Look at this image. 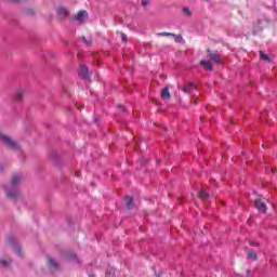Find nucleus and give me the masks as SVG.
I'll list each match as a JSON object with an SVG mask.
<instances>
[{
  "label": "nucleus",
  "instance_id": "7",
  "mask_svg": "<svg viewBox=\"0 0 277 277\" xmlns=\"http://www.w3.org/2000/svg\"><path fill=\"white\" fill-rule=\"evenodd\" d=\"M179 90H182V92H184V94H189V92H192V90H196V84H194V82H189L188 84H186L184 87H179Z\"/></svg>",
  "mask_w": 277,
  "mask_h": 277
},
{
  "label": "nucleus",
  "instance_id": "22",
  "mask_svg": "<svg viewBox=\"0 0 277 277\" xmlns=\"http://www.w3.org/2000/svg\"><path fill=\"white\" fill-rule=\"evenodd\" d=\"M149 3H150L149 0H141V5H142L143 8L148 6Z\"/></svg>",
  "mask_w": 277,
  "mask_h": 277
},
{
  "label": "nucleus",
  "instance_id": "30",
  "mask_svg": "<svg viewBox=\"0 0 277 277\" xmlns=\"http://www.w3.org/2000/svg\"><path fill=\"white\" fill-rule=\"evenodd\" d=\"M251 246H259V243H256V242H251Z\"/></svg>",
  "mask_w": 277,
  "mask_h": 277
},
{
  "label": "nucleus",
  "instance_id": "9",
  "mask_svg": "<svg viewBox=\"0 0 277 277\" xmlns=\"http://www.w3.org/2000/svg\"><path fill=\"white\" fill-rule=\"evenodd\" d=\"M0 265L3 267H10L12 265V259L10 258H0Z\"/></svg>",
  "mask_w": 277,
  "mask_h": 277
},
{
  "label": "nucleus",
  "instance_id": "27",
  "mask_svg": "<svg viewBox=\"0 0 277 277\" xmlns=\"http://www.w3.org/2000/svg\"><path fill=\"white\" fill-rule=\"evenodd\" d=\"M111 272L114 273V268H110V271H107L106 274H111Z\"/></svg>",
  "mask_w": 277,
  "mask_h": 277
},
{
  "label": "nucleus",
  "instance_id": "6",
  "mask_svg": "<svg viewBox=\"0 0 277 277\" xmlns=\"http://www.w3.org/2000/svg\"><path fill=\"white\" fill-rule=\"evenodd\" d=\"M209 57L212 60V62H215L216 64H222V58L220 57V54L217 52H213L211 50H208Z\"/></svg>",
  "mask_w": 277,
  "mask_h": 277
},
{
  "label": "nucleus",
  "instance_id": "29",
  "mask_svg": "<svg viewBox=\"0 0 277 277\" xmlns=\"http://www.w3.org/2000/svg\"><path fill=\"white\" fill-rule=\"evenodd\" d=\"M0 172H3V166L0 164Z\"/></svg>",
  "mask_w": 277,
  "mask_h": 277
},
{
  "label": "nucleus",
  "instance_id": "26",
  "mask_svg": "<svg viewBox=\"0 0 277 277\" xmlns=\"http://www.w3.org/2000/svg\"><path fill=\"white\" fill-rule=\"evenodd\" d=\"M82 40H83L84 44H88V45L91 44V41H88V40L85 39V37H83Z\"/></svg>",
  "mask_w": 277,
  "mask_h": 277
},
{
  "label": "nucleus",
  "instance_id": "1",
  "mask_svg": "<svg viewBox=\"0 0 277 277\" xmlns=\"http://www.w3.org/2000/svg\"><path fill=\"white\" fill-rule=\"evenodd\" d=\"M25 181V175L21 172H15L11 176V182L4 187L5 195L11 200H18L23 194L21 193L19 185Z\"/></svg>",
  "mask_w": 277,
  "mask_h": 277
},
{
  "label": "nucleus",
  "instance_id": "31",
  "mask_svg": "<svg viewBox=\"0 0 277 277\" xmlns=\"http://www.w3.org/2000/svg\"><path fill=\"white\" fill-rule=\"evenodd\" d=\"M272 172H276V170H275V169H272Z\"/></svg>",
  "mask_w": 277,
  "mask_h": 277
},
{
  "label": "nucleus",
  "instance_id": "24",
  "mask_svg": "<svg viewBox=\"0 0 277 277\" xmlns=\"http://www.w3.org/2000/svg\"><path fill=\"white\" fill-rule=\"evenodd\" d=\"M121 40H122V42H127V40H128L127 35L121 34Z\"/></svg>",
  "mask_w": 277,
  "mask_h": 277
},
{
  "label": "nucleus",
  "instance_id": "25",
  "mask_svg": "<svg viewBox=\"0 0 277 277\" xmlns=\"http://www.w3.org/2000/svg\"><path fill=\"white\" fill-rule=\"evenodd\" d=\"M160 36H167L168 37V36H173V34L172 32H161Z\"/></svg>",
  "mask_w": 277,
  "mask_h": 277
},
{
  "label": "nucleus",
  "instance_id": "19",
  "mask_svg": "<svg viewBox=\"0 0 277 277\" xmlns=\"http://www.w3.org/2000/svg\"><path fill=\"white\" fill-rule=\"evenodd\" d=\"M260 57H261V60H264L266 62H272L269 56L267 54L263 53V51L260 52Z\"/></svg>",
  "mask_w": 277,
  "mask_h": 277
},
{
  "label": "nucleus",
  "instance_id": "10",
  "mask_svg": "<svg viewBox=\"0 0 277 277\" xmlns=\"http://www.w3.org/2000/svg\"><path fill=\"white\" fill-rule=\"evenodd\" d=\"M57 14H58L60 18H66V16H68V9L60 8L57 10Z\"/></svg>",
  "mask_w": 277,
  "mask_h": 277
},
{
  "label": "nucleus",
  "instance_id": "8",
  "mask_svg": "<svg viewBox=\"0 0 277 277\" xmlns=\"http://www.w3.org/2000/svg\"><path fill=\"white\" fill-rule=\"evenodd\" d=\"M79 77L82 79H90V71H88L85 65H80Z\"/></svg>",
  "mask_w": 277,
  "mask_h": 277
},
{
  "label": "nucleus",
  "instance_id": "14",
  "mask_svg": "<svg viewBox=\"0 0 277 277\" xmlns=\"http://www.w3.org/2000/svg\"><path fill=\"white\" fill-rule=\"evenodd\" d=\"M201 66L203 68H207L208 70H213V65L209 61H201L200 62Z\"/></svg>",
  "mask_w": 277,
  "mask_h": 277
},
{
  "label": "nucleus",
  "instance_id": "16",
  "mask_svg": "<svg viewBox=\"0 0 277 277\" xmlns=\"http://www.w3.org/2000/svg\"><path fill=\"white\" fill-rule=\"evenodd\" d=\"M48 263L50 265V267H54V268H58L60 264H57V262H55V260H53V258L48 256Z\"/></svg>",
  "mask_w": 277,
  "mask_h": 277
},
{
  "label": "nucleus",
  "instance_id": "4",
  "mask_svg": "<svg viewBox=\"0 0 277 277\" xmlns=\"http://www.w3.org/2000/svg\"><path fill=\"white\" fill-rule=\"evenodd\" d=\"M85 18H88V11H80L75 15L74 18H71V23L83 25V23H85Z\"/></svg>",
  "mask_w": 277,
  "mask_h": 277
},
{
  "label": "nucleus",
  "instance_id": "28",
  "mask_svg": "<svg viewBox=\"0 0 277 277\" xmlns=\"http://www.w3.org/2000/svg\"><path fill=\"white\" fill-rule=\"evenodd\" d=\"M118 107H119V109H123V111H124V106L118 105Z\"/></svg>",
  "mask_w": 277,
  "mask_h": 277
},
{
  "label": "nucleus",
  "instance_id": "2",
  "mask_svg": "<svg viewBox=\"0 0 277 277\" xmlns=\"http://www.w3.org/2000/svg\"><path fill=\"white\" fill-rule=\"evenodd\" d=\"M0 141L2 142V144L8 146V148H11V150H21V145H18V143L13 141L12 137H10L5 134L0 133Z\"/></svg>",
  "mask_w": 277,
  "mask_h": 277
},
{
  "label": "nucleus",
  "instance_id": "11",
  "mask_svg": "<svg viewBox=\"0 0 277 277\" xmlns=\"http://www.w3.org/2000/svg\"><path fill=\"white\" fill-rule=\"evenodd\" d=\"M170 89L168 87H164L161 91V98H171Z\"/></svg>",
  "mask_w": 277,
  "mask_h": 277
},
{
  "label": "nucleus",
  "instance_id": "20",
  "mask_svg": "<svg viewBox=\"0 0 277 277\" xmlns=\"http://www.w3.org/2000/svg\"><path fill=\"white\" fill-rule=\"evenodd\" d=\"M172 37L174 38L175 42H181V40H183V37L181 35H172Z\"/></svg>",
  "mask_w": 277,
  "mask_h": 277
},
{
  "label": "nucleus",
  "instance_id": "13",
  "mask_svg": "<svg viewBox=\"0 0 277 277\" xmlns=\"http://www.w3.org/2000/svg\"><path fill=\"white\" fill-rule=\"evenodd\" d=\"M127 209H133L135 205L133 203V197H126Z\"/></svg>",
  "mask_w": 277,
  "mask_h": 277
},
{
  "label": "nucleus",
  "instance_id": "5",
  "mask_svg": "<svg viewBox=\"0 0 277 277\" xmlns=\"http://www.w3.org/2000/svg\"><path fill=\"white\" fill-rule=\"evenodd\" d=\"M9 243L13 246L15 254L23 258V249H21V246L16 245V238L14 236L9 237Z\"/></svg>",
  "mask_w": 277,
  "mask_h": 277
},
{
  "label": "nucleus",
  "instance_id": "3",
  "mask_svg": "<svg viewBox=\"0 0 277 277\" xmlns=\"http://www.w3.org/2000/svg\"><path fill=\"white\" fill-rule=\"evenodd\" d=\"M255 209H258L260 213H267V203H265V199L263 197L258 196L255 198Z\"/></svg>",
  "mask_w": 277,
  "mask_h": 277
},
{
  "label": "nucleus",
  "instance_id": "21",
  "mask_svg": "<svg viewBox=\"0 0 277 277\" xmlns=\"http://www.w3.org/2000/svg\"><path fill=\"white\" fill-rule=\"evenodd\" d=\"M6 3H25V0H5Z\"/></svg>",
  "mask_w": 277,
  "mask_h": 277
},
{
  "label": "nucleus",
  "instance_id": "18",
  "mask_svg": "<svg viewBox=\"0 0 277 277\" xmlns=\"http://www.w3.org/2000/svg\"><path fill=\"white\" fill-rule=\"evenodd\" d=\"M23 13L25 14V16H34L35 14L34 9L30 8L24 9Z\"/></svg>",
  "mask_w": 277,
  "mask_h": 277
},
{
  "label": "nucleus",
  "instance_id": "15",
  "mask_svg": "<svg viewBox=\"0 0 277 277\" xmlns=\"http://www.w3.org/2000/svg\"><path fill=\"white\" fill-rule=\"evenodd\" d=\"M199 198H200V200H208L209 193H207L205 189L199 190Z\"/></svg>",
  "mask_w": 277,
  "mask_h": 277
},
{
  "label": "nucleus",
  "instance_id": "12",
  "mask_svg": "<svg viewBox=\"0 0 277 277\" xmlns=\"http://www.w3.org/2000/svg\"><path fill=\"white\" fill-rule=\"evenodd\" d=\"M247 258L250 259L251 261H258L259 260V255L256 254V252H254V250H249L247 252Z\"/></svg>",
  "mask_w": 277,
  "mask_h": 277
},
{
  "label": "nucleus",
  "instance_id": "17",
  "mask_svg": "<svg viewBox=\"0 0 277 277\" xmlns=\"http://www.w3.org/2000/svg\"><path fill=\"white\" fill-rule=\"evenodd\" d=\"M23 96H25V93L23 92V90H17L15 92V101H16V103H18V101H21L23 98Z\"/></svg>",
  "mask_w": 277,
  "mask_h": 277
},
{
  "label": "nucleus",
  "instance_id": "23",
  "mask_svg": "<svg viewBox=\"0 0 277 277\" xmlns=\"http://www.w3.org/2000/svg\"><path fill=\"white\" fill-rule=\"evenodd\" d=\"M184 14H186V16H192V11L189 10V8L184 9Z\"/></svg>",
  "mask_w": 277,
  "mask_h": 277
}]
</instances>
